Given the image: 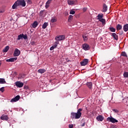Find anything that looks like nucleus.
Here are the masks:
<instances>
[{
    "label": "nucleus",
    "instance_id": "f257e3e1",
    "mask_svg": "<svg viewBox=\"0 0 128 128\" xmlns=\"http://www.w3.org/2000/svg\"><path fill=\"white\" fill-rule=\"evenodd\" d=\"M18 6H26L24 0H17L12 6V10H16Z\"/></svg>",
    "mask_w": 128,
    "mask_h": 128
},
{
    "label": "nucleus",
    "instance_id": "f03ea898",
    "mask_svg": "<svg viewBox=\"0 0 128 128\" xmlns=\"http://www.w3.org/2000/svg\"><path fill=\"white\" fill-rule=\"evenodd\" d=\"M82 108H79L77 112H71V118L75 120L80 118L82 116Z\"/></svg>",
    "mask_w": 128,
    "mask_h": 128
},
{
    "label": "nucleus",
    "instance_id": "7ed1b4c3",
    "mask_svg": "<svg viewBox=\"0 0 128 128\" xmlns=\"http://www.w3.org/2000/svg\"><path fill=\"white\" fill-rule=\"evenodd\" d=\"M66 39V36L64 35H60V36H56L55 38V40H56V42H60L61 40H64Z\"/></svg>",
    "mask_w": 128,
    "mask_h": 128
},
{
    "label": "nucleus",
    "instance_id": "20e7f679",
    "mask_svg": "<svg viewBox=\"0 0 128 128\" xmlns=\"http://www.w3.org/2000/svg\"><path fill=\"white\" fill-rule=\"evenodd\" d=\"M22 38H24V40H28V35L20 34L18 36L17 40H22Z\"/></svg>",
    "mask_w": 128,
    "mask_h": 128
},
{
    "label": "nucleus",
    "instance_id": "39448f33",
    "mask_svg": "<svg viewBox=\"0 0 128 128\" xmlns=\"http://www.w3.org/2000/svg\"><path fill=\"white\" fill-rule=\"evenodd\" d=\"M107 120L108 122H112V124H116V122H118L116 119L112 117H108L107 118Z\"/></svg>",
    "mask_w": 128,
    "mask_h": 128
},
{
    "label": "nucleus",
    "instance_id": "423d86ee",
    "mask_svg": "<svg viewBox=\"0 0 128 128\" xmlns=\"http://www.w3.org/2000/svg\"><path fill=\"white\" fill-rule=\"evenodd\" d=\"M82 47L84 50H90V45L87 44H83Z\"/></svg>",
    "mask_w": 128,
    "mask_h": 128
},
{
    "label": "nucleus",
    "instance_id": "0eeeda50",
    "mask_svg": "<svg viewBox=\"0 0 128 128\" xmlns=\"http://www.w3.org/2000/svg\"><path fill=\"white\" fill-rule=\"evenodd\" d=\"M20 54V50L18 48H16L14 53V56H18Z\"/></svg>",
    "mask_w": 128,
    "mask_h": 128
},
{
    "label": "nucleus",
    "instance_id": "6e6552de",
    "mask_svg": "<svg viewBox=\"0 0 128 128\" xmlns=\"http://www.w3.org/2000/svg\"><path fill=\"white\" fill-rule=\"evenodd\" d=\"M81 66H86L88 64V59H84L82 62H80Z\"/></svg>",
    "mask_w": 128,
    "mask_h": 128
},
{
    "label": "nucleus",
    "instance_id": "1a4fd4ad",
    "mask_svg": "<svg viewBox=\"0 0 128 128\" xmlns=\"http://www.w3.org/2000/svg\"><path fill=\"white\" fill-rule=\"evenodd\" d=\"M20 96L18 95L16 96L15 98H12L10 100V102H18L20 100Z\"/></svg>",
    "mask_w": 128,
    "mask_h": 128
},
{
    "label": "nucleus",
    "instance_id": "9d476101",
    "mask_svg": "<svg viewBox=\"0 0 128 128\" xmlns=\"http://www.w3.org/2000/svg\"><path fill=\"white\" fill-rule=\"evenodd\" d=\"M76 2H78L76 0H68V4H69V6H72V4H76Z\"/></svg>",
    "mask_w": 128,
    "mask_h": 128
},
{
    "label": "nucleus",
    "instance_id": "9b49d317",
    "mask_svg": "<svg viewBox=\"0 0 128 128\" xmlns=\"http://www.w3.org/2000/svg\"><path fill=\"white\" fill-rule=\"evenodd\" d=\"M18 60V58L15 57V58H10L9 59H7L6 60V62H14V60Z\"/></svg>",
    "mask_w": 128,
    "mask_h": 128
},
{
    "label": "nucleus",
    "instance_id": "f8f14e48",
    "mask_svg": "<svg viewBox=\"0 0 128 128\" xmlns=\"http://www.w3.org/2000/svg\"><path fill=\"white\" fill-rule=\"evenodd\" d=\"M16 86H17L18 88H22L24 86V83L20 82H16Z\"/></svg>",
    "mask_w": 128,
    "mask_h": 128
},
{
    "label": "nucleus",
    "instance_id": "ddd939ff",
    "mask_svg": "<svg viewBox=\"0 0 128 128\" xmlns=\"http://www.w3.org/2000/svg\"><path fill=\"white\" fill-rule=\"evenodd\" d=\"M96 118L98 122H102L104 118V116L100 115L98 116Z\"/></svg>",
    "mask_w": 128,
    "mask_h": 128
},
{
    "label": "nucleus",
    "instance_id": "4468645a",
    "mask_svg": "<svg viewBox=\"0 0 128 128\" xmlns=\"http://www.w3.org/2000/svg\"><path fill=\"white\" fill-rule=\"evenodd\" d=\"M0 119L2 120H8V115L3 114L0 116Z\"/></svg>",
    "mask_w": 128,
    "mask_h": 128
},
{
    "label": "nucleus",
    "instance_id": "2eb2a0df",
    "mask_svg": "<svg viewBox=\"0 0 128 128\" xmlns=\"http://www.w3.org/2000/svg\"><path fill=\"white\" fill-rule=\"evenodd\" d=\"M52 1V0H48L46 2V6H45L46 8H48V7L50 6V4H51Z\"/></svg>",
    "mask_w": 128,
    "mask_h": 128
},
{
    "label": "nucleus",
    "instance_id": "dca6fc26",
    "mask_svg": "<svg viewBox=\"0 0 128 128\" xmlns=\"http://www.w3.org/2000/svg\"><path fill=\"white\" fill-rule=\"evenodd\" d=\"M108 10V6L106 4H103V10H102V12H106Z\"/></svg>",
    "mask_w": 128,
    "mask_h": 128
},
{
    "label": "nucleus",
    "instance_id": "f3484780",
    "mask_svg": "<svg viewBox=\"0 0 128 128\" xmlns=\"http://www.w3.org/2000/svg\"><path fill=\"white\" fill-rule=\"evenodd\" d=\"M112 36L116 40H118V36L116 33H112Z\"/></svg>",
    "mask_w": 128,
    "mask_h": 128
},
{
    "label": "nucleus",
    "instance_id": "a211bd4d",
    "mask_svg": "<svg viewBox=\"0 0 128 128\" xmlns=\"http://www.w3.org/2000/svg\"><path fill=\"white\" fill-rule=\"evenodd\" d=\"M86 86H88L89 88H90V90L92 88V82H88L86 83Z\"/></svg>",
    "mask_w": 128,
    "mask_h": 128
},
{
    "label": "nucleus",
    "instance_id": "6ab92c4d",
    "mask_svg": "<svg viewBox=\"0 0 128 128\" xmlns=\"http://www.w3.org/2000/svg\"><path fill=\"white\" fill-rule=\"evenodd\" d=\"M8 50H10V46H6L2 50L4 52H8Z\"/></svg>",
    "mask_w": 128,
    "mask_h": 128
},
{
    "label": "nucleus",
    "instance_id": "aec40b11",
    "mask_svg": "<svg viewBox=\"0 0 128 128\" xmlns=\"http://www.w3.org/2000/svg\"><path fill=\"white\" fill-rule=\"evenodd\" d=\"M97 20H101L102 18H104V14H100L98 15L97 16Z\"/></svg>",
    "mask_w": 128,
    "mask_h": 128
},
{
    "label": "nucleus",
    "instance_id": "412c9836",
    "mask_svg": "<svg viewBox=\"0 0 128 128\" xmlns=\"http://www.w3.org/2000/svg\"><path fill=\"white\" fill-rule=\"evenodd\" d=\"M6 84V80H4V78H0V84Z\"/></svg>",
    "mask_w": 128,
    "mask_h": 128
},
{
    "label": "nucleus",
    "instance_id": "4be33fe9",
    "mask_svg": "<svg viewBox=\"0 0 128 128\" xmlns=\"http://www.w3.org/2000/svg\"><path fill=\"white\" fill-rule=\"evenodd\" d=\"M123 30L124 32H128V24H126L124 26Z\"/></svg>",
    "mask_w": 128,
    "mask_h": 128
},
{
    "label": "nucleus",
    "instance_id": "5701e85b",
    "mask_svg": "<svg viewBox=\"0 0 128 128\" xmlns=\"http://www.w3.org/2000/svg\"><path fill=\"white\" fill-rule=\"evenodd\" d=\"M46 70L44 69H39L38 70V72L39 74H44L46 72Z\"/></svg>",
    "mask_w": 128,
    "mask_h": 128
},
{
    "label": "nucleus",
    "instance_id": "b1692460",
    "mask_svg": "<svg viewBox=\"0 0 128 128\" xmlns=\"http://www.w3.org/2000/svg\"><path fill=\"white\" fill-rule=\"evenodd\" d=\"M48 26V22H44L43 25L42 26V28L44 30L45 28H46V26Z\"/></svg>",
    "mask_w": 128,
    "mask_h": 128
},
{
    "label": "nucleus",
    "instance_id": "393cba45",
    "mask_svg": "<svg viewBox=\"0 0 128 128\" xmlns=\"http://www.w3.org/2000/svg\"><path fill=\"white\" fill-rule=\"evenodd\" d=\"M32 28H36V26H38V22L34 21V22L32 24Z\"/></svg>",
    "mask_w": 128,
    "mask_h": 128
},
{
    "label": "nucleus",
    "instance_id": "a878e982",
    "mask_svg": "<svg viewBox=\"0 0 128 128\" xmlns=\"http://www.w3.org/2000/svg\"><path fill=\"white\" fill-rule=\"evenodd\" d=\"M122 26L120 25V24H118L116 26V30H122Z\"/></svg>",
    "mask_w": 128,
    "mask_h": 128
},
{
    "label": "nucleus",
    "instance_id": "bb28decb",
    "mask_svg": "<svg viewBox=\"0 0 128 128\" xmlns=\"http://www.w3.org/2000/svg\"><path fill=\"white\" fill-rule=\"evenodd\" d=\"M109 30L110 32H116V28H114V27L112 26H110L109 28Z\"/></svg>",
    "mask_w": 128,
    "mask_h": 128
},
{
    "label": "nucleus",
    "instance_id": "cd10ccee",
    "mask_svg": "<svg viewBox=\"0 0 128 128\" xmlns=\"http://www.w3.org/2000/svg\"><path fill=\"white\" fill-rule=\"evenodd\" d=\"M82 38H84V42H86V40H88V36L86 35H83Z\"/></svg>",
    "mask_w": 128,
    "mask_h": 128
},
{
    "label": "nucleus",
    "instance_id": "c85d7f7f",
    "mask_svg": "<svg viewBox=\"0 0 128 128\" xmlns=\"http://www.w3.org/2000/svg\"><path fill=\"white\" fill-rule=\"evenodd\" d=\"M56 17L52 18L50 20V22L54 23L56 22Z\"/></svg>",
    "mask_w": 128,
    "mask_h": 128
},
{
    "label": "nucleus",
    "instance_id": "c756f323",
    "mask_svg": "<svg viewBox=\"0 0 128 128\" xmlns=\"http://www.w3.org/2000/svg\"><path fill=\"white\" fill-rule=\"evenodd\" d=\"M58 44H60V42L56 41L54 43V44L52 46L54 47V48H56V46H58Z\"/></svg>",
    "mask_w": 128,
    "mask_h": 128
},
{
    "label": "nucleus",
    "instance_id": "7c9ffc66",
    "mask_svg": "<svg viewBox=\"0 0 128 128\" xmlns=\"http://www.w3.org/2000/svg\"><path fill=\"white\" fill-rule=\"evenodd\" d=\"M72 18H73L72 15H70L68 16V22H70V20H72Z\"/></svg>",
    "mask_w": 128,
    "mask_h": 128
},
{
    "label": "nucleus",
    "instance_id": "2f4dec72",
    "mask_svg": "<svg viewBox=\"0 0 128 128\" xmlns=\"http://www.w3.org/2000/svg\"><path fill=\"white\" fill-rule=\"evenodd\" d=\"M123 76L124 78H128V72H124Z\"/></svg>",
    "mask_w": 128,
    "mask_h": 128
},
{
    "label": "nucleus",
    "instance_id": "473e14b6",
    "mask_svg": "<svg viewBox=\"0 0 128 128\" xmlns=\"http://www.w3.org/2000/svg\"><path fill=\"white\" fill-rule=\"evenodd\" d=\"M99 22H100L102 24H104L106 22V19L102 18L99 20Z\"/></svg>",
    "mask_w": 128,
    "mask_h": 128
},
{
    "label": "nucleus",
    "instance_id": "72a5a7b5",
    "mask_svg": "<svg viewBox=\"0 0 128 128\" xmlns=\"http://www.w3.org/2000/svg\"><path fill=\"white\" fill-rule=\"evenodd\" d=\"M121 56H126V58H128V55L126 54V52H124L122 53Z\"/></svg>",
    "mask_w": 128,
    "mask_h": 128
},
{
    "label": "nucleus",
    "instance_id": "f704fd0d",
    "mask_svg": "<svg viewBox=\"0 0 128 128\" xmlns=\"http://www.w3.org/2000/svg\"><path fill=\"white\" fill-rule=\"evenodd\" d=\"M70 14H76V12L74 10H71L70 12Z\"/></svg>",
    "mask_w": 128,
    "mask_h": 128
},
{
    "label": "nucleus",
    "instance_id": "c9c22d12",
    "mask_svg": "<svg viewBox=\"0 0 128 128\" xmlns=\"http://www.w3.org/2000/svg\"><path fill=\"white\" fill-rule=\"evenodd\" d=\"M44 12V10H41V11L40 12V16H44V14H43Z\"/></svg>",
    "mask_w": 128,
    "mask_h": 128
},
{
    "label": "nucleus",
    "instance_id": "e433bc0d",
    "mask_svg": "<svg viewBox=\"0 0 128 128\" xmlns=\"http://www.w3.org/2000/svg\"><path fill=\"white\" fill-rule=\"evenodd\" d=\"M26 2L28 4H32V0H26Z\"/></svg>",
    "mask_w": 128,
    "mask_h": 128
},
{
    "label": "nucleus",
    "instance_id": "4c0bfd02",
    "mask_svg": "<svg viewBox=\"0 0 128 128\" xmlns=\"http://www.w3.org/2000/svg\"><path fill=\"white\" fill-rule=\"evenodd\" d=\"M0 91L2 92H4V87H2L0 88Z\"/></svg>",
    "mask_w": 128,
    "mask_h": 128
},
{
    "label": "nucleus",
    "instance_id": "58836bf2",
    "mask_svg": "<svg viewBox=\"0 0 128 128\" xmlns=\"http://www.w3.org/2000/svg\"><path fill=\"white\" fill-rule=\"evenodd\" d=\"M112 111L114 112H116V114H118V110L116 109H113Z\"/></svg>",
    "mask_w": 128,
    "mask_h": 128
},
{
    "label": "nucleus",
    "instance_id": "ea45409f",
    "mask_svg": "<svg viewBox=\"0 0 128 128\" xmlns=\"http://www.w3.org/2000/svg\"><path fill=\"white\" fill-rule=\"evenodd\" d=\"M87 10H88V8H83V9H82L83 12H86Z\"/></svg>",
    "mask_w": 128,
    "mask_h": 128
},
{
    "label": "nucleus",
    "instance_id": "a19ab883",
    "mask_svg": "<svg viewBox=\"0 0 128 128\" xmlns=\"http://www.w3.org/2000/svg\"><path fill=\"white\" fill-rule=\"evenodd\" d=\"M54 46H52L50 48V50H54Z\"/></svg>",
    "mask_w": 128,
    "mask_h": 128
},
{
    "label": "nucleus",
    "instance_id": "79ce46f5",
    "mask_svg": "<svg viewBox=\"0 0 128 128\" xmlns=\"http://www.w3.org/2000/svg\"><path fill=\"white\" fill-rule=\"evenodd\" d=\"M86 126V122H84L80 126Z\"/></svg>",
    "mask_w": 128,
    "mask_h": 128
},
{
    "label": "nucleus",
    "instance_id": "37998d69",
    "mask_svg": "<svg viewBox=\"0 0 128 128\" xmlns=\"http://www.w3.org/2000/svg\"><path fill=\"white\" fill-rule=\"evenodd\" d=\"M68 128H74V124H69Z\"/></svg>",
    "mask_w": 128,
    "mask_h": 128
},
{
    "label": "nucleus",
    "instance_id": "c03bdc74",
    "mask_svg": "<svg viewBox=\"0 0 128 128\" xmlns=\"http://www.w3.org/2000/svg\"><path fill=\"white\" fill-rule=\"evenodd\" d=\"M122 34H124V31H121L120 33V36H122Z\"/></svg>",
    "mask_w": 128,
    "mask_h": 128
},
{
    "label": "nucleus",
    "instance_id": "a18cd8bd",
    "mask_svg": "<svg viewBox=\"0 0 128 128\" xmlns=\"http://www.w3.org/2000/svg\"><path fill=\"white\" fill-rule=\"evenodd\" d=\"M24 88H25L26 90H28V87L26 86H24Z\"/></svg>",
    "mask_w": 128,
    "mask_h": 128
},
{
    "label": "nucleus",
    "instance_id": "49530a36",
    "mask_svg": "<svg viewBox=\"0 0 128 128\" xmlns=\"http://www.w3.org/2000/svg\"><path fill=\"white\" fill-rule=\"evenodd\" d=\"M2 66V62H0V66Z\"/></svg>",
    "mask_w": 128,
    "mask_h": 128
},
{
    "label": "nucleus",
    "instance_id": "de8ad7c7",
    "mask_svg": "<svg viewBox=\"0 0 128 128\" xmlns=\"http://www.w3.org/2000/svg\"><path fill=\"white\" fill-rule=\"evenodd\" d=\"M68 12L66 13V15H68Z\"/></svg>",
    "mask_w": 128,
    "mask_h": 128
},
{
    "label": "nucleus",
    "instance_id": "09e8293b",
    "mask_svg": "<svg viewBox=\"0 0 128 128\" xmlns=\"http://www.w3.org/2000/svg\"><path fill=\"white\" fill-rule=\"evenodd\" d=\"M0 12H2V11H0Z\"/></svg>",
    "mask_w": 128,
    "mask_h": 128
}]
</instances>
